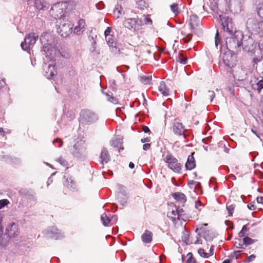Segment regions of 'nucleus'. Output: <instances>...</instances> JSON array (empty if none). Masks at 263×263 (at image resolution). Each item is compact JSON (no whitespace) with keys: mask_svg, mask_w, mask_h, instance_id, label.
<instances>
[{"mask_svg":"<svg viewBox=\"0 0 263 263\" xmlns=\"http://www.w3.org/2000/svg\"><path fill=\"white\" fill-rule=\"evenodd\" d=\"M219 18L223 31L227 32L229 35H232L234 32L236 31L235 29L233 28L232 21L231 18L223 14H219Z\"/></svg>","mask_w":263,"mask_h":263,"instance_id":"nucleus-7","label":"nucleus"},{"mask_svg":"<svg viewBox=\"0 0 263 263\" xmlns=\"http://www.w3.org/2000/svg\"><path fill=\"white\" fill-rule=\"evenodd\" d=\"M177 211L178 212L179 217L184 215V211L182 209H179L177 208Z\"/></svg>","mask_w":263,"mask_h":263,"instance_id":"nucleus-60","label":"nucleus"},{"mask_svg":"<svg viewBox=\"0 0 263 263\" xmlns=\"http://www.w3.org/2000/svg\"><path fill=\"white\" fill-rule=\"evenodd\" d=\"M140 81L144 84L150 85L152 81V76H143L140 77Z\"/></svg>","mask_w":263,"mask_h":263,"instance_id":"nucleus-34","label":"nucleus"},{"mask_svg":"<svg viewBox=\"0 0 263 263\" xmlns=\"http://www.w3.org/2000/svg\"><path fill=\"white\" fill-rule=\"evenodd\" d=\"M247 27L255 31H263V21H258L253 18H250L247 21Z\"/></svg>","mask_w":263,"mask_h":263,"instance_id":"nucleus-14","label":"nucleus"},{"mask_svg":"<svg viewBox=\"0 0 263 263\" xmlns=\"http://www.w3.org/2000/svg\"><path fill=\"white\" fill-rule=\"evenodd\" d=\"M255 255L252 254L244 261V263H249L250 261H253L255 258Z\"/></svg>","mask_w":263,"mask_h":263,"instance_id":"nucleus-53","label":"nucleus"},{"mask_svg":"<svg viewBox=\"0 0 263 263\" xmlns=\"http://www.w3.org/2000/svg\"><path fill=\"white\" fill-rule=\"evenodd\" d=\"M206 95L210 98V102H212L215 97V92L213 91H208Z\"/></svg>","mask_w":263,"mask_h":263,"instance_id":"nucleus-54","label":"nucleus"},{"mask_svg":"<svg viewBox=\"0 0 263 263\" xmlns=\"http://www.w3.org/2000/svg\"><path fill=\"white\" fill-rule=\"evenodd\" d=\"M247 226L248 224H246L242 227L241 230L238 233L239 237H243L247 234V232L249 230Z\"/></svg>","mask_w":263,"mask_h":263,"instance_id":"nucleus-40","label":"nucleus"},{"mask_svg":"<svg viewBox=\"0 0 263 263\" xmlns=\"http://www.w3.org/2000/svg\"><path fill=\"white\" fill-rule=\"evenodd\" d=\"M142 18V20L143 21V24L145 23L146 24H150V25L152 24L153 22L151 18H149L147 16H143V18Z\"/></svg>","mask_w":263,"mask_h":263,"instance_id":"nucleus-49","label":"nucleus"},{"mask_svg":"<svg viewBox=\"0 0 263 263\" xmlns=\"http://www.w3.org/2000/svg\"><path fill=\"white\" fill-rule=\"evenodd\" d=\"M256 241L255 239H253L248 236H246L243 239V244L248 246L253 244Z\"/></svg>","mask_w":263,"mask_h":263,"instance_id":"nucleus-36","label":"nucleus"},{"mask_svg":"<svg viewBox=\"0 0 263 263\" xmlns=\"http://www.w3.org/2000/svg\"><path fill=\"white\" fill-rule=\"evenodd\" d=\"M252 87L254 90H256L259 93L263 88V80L259 81L257 83L252 85Z\"/></svg>","mask_w":263,"mask_h":263,"instance_id":"nucleus-32","label":"nucleus"},{"mask_svg":"<svg viewBox=\"0 0 263 263\" xmlns=\"http://www.w3.org/2000/svg\"><path fill=\"white\" fill-rule=\"evenodd\" d=\"M49 38L51 39V37L49 34L47 33H43L40 37V41L43 45L42 52H44L43 54L51 59L59 55L63 57L55 44L49 42Z\"/></svg>","mask_w":263,"mask_h":263,"instance_id":"nucleus-1","label":"nucleus"},{"mask_svg":"<svg viewBox=\"0 0 263 263\" xmlns=\"http://www.w3.org/2000/svg\"><path fill=\"white\" fill-rule=\"evenodd\" d=\"M57 161L63 166L68 165V162L63 157H60L57 159Z\"/></svg>","mask_w":263,"mask_h":263,"instance_id":"nucleus-45","label":"nucleus"},{"mask_svg":"<svg viewBox=\"0 0 263 263\" xmlns=\"http://www.w3.org/2000/svg\"><path fill=\"white\" fill-rule=\"evenodd\" d=\"M159 90L164 96H167L169 95L170 90L166 86V84L164 82H161L159 86Z\"/></svg>","mask_w":263,"mask_h":263,"instance_id":"nucleus-29","label":"nucleus"},{"mask_svg":"<svg viewBox=\"0 0 263 263\" xmlns=\"http://www.w3.org/2000/svg\"><path fill=\"white\" fill-rule=\"evenodd\" d=\"M235 209V205L233 204H230L229 205H227V209L229 212V215H232L234 210Z\"/></svg>","mask_w":263,"mask_h":263,"instance_id":"nucleus-51","label":"nucleus"},{"mask_svg":"<svg viewBox=\"0 0 263 263\" xmlns=\"http://www.w3.org/2000/svg\"><path fill=\"white\" fill-rule=\"evenodd\" d=\"M219 42H220V40L219 39V33H218V32L217 31L215 37V46L216 47L218 46Z\"/></svg>","mask_w":263,"mask_h":263,"instance_id":"nucleus-56","label":"nucleus"},{"mask_svg":"<svg viewBox=\"0 0 263 263\" xmlns=\"http://www.w3.org/2000/svg\"><path fill=\"white\" fill-rule=\"evenodd\" d=\"M102 92L105 95L107 101L115 104L118 103V100L112 96V93H110V94L104 93L103 91H102Z\"/></svg>","mask_w":263,"mask_h":263,"instance_id":"nucleus-33","label":"nucleus"},{"mask_svg":"<svg viewBox=\"0 0 263 263\" xmlns=\"http://www.w3.org/2000/svg\"><path fill=\"white\" fill-rule=\"evenodd\" d=\"M258 47L261 51H263V41L260 40L258 43Z\"/></svg>","mask_w":263,"mask_h":263,"instance_id":"nucleus-62","label":"nucleus"},{"mask_svg":"<svg viewBox=\"0 0 263 263\" xmlns=\"http://www.w3.org/2000/svg\"><path fill=\"white\" fill-rule=\"evenodd\" d=\"M198 253L200 256L204 258H208L209 257V253L205 252L204 250L202 248H200L198 250Z\"/></svg>","mask_w":263,"mask_h":263,"instance_id":"nucleus-46","label":"nucleus"},{"mask_svg":"<svg viewBox=\"0 0 263 263\" xmlns=\"http://www.w3.org/2000/svg\"><path fill=\"white\" fill-rule=\"evenodd\" d=\"M208 226L207 223L202 224L200 228L196 229L195 232L200 230L203 232V237L207 241H211L215 237V234L211 231L205 230V227Z\"/></svg>","mask_w":263,"mask_h":263,"instance_id":"nucleus-15","label":"nucleus"},{"mask_svg":"<svg viewBox=\"0 0 263 263\" xmlns=\"http://www.w3.org/2000/svg\"><path fill=\"white\" fill-rule=\"evenodd\" d=\"M257 12L258 15L263 18V3H259L257 6Z\"/></svg>","mask_w":263,"mask_h":263,"instance_id":"nucleus-39","label":"nucleus"},{"mask_svg":"<svg viewBox=\"0 0 263 263\" xmlns=\"http://www.w3.org/2000/svg\"><path fill=\"white\" fill-rule=\"evenodd\" d=\"M43 232L48 237L54 238L55 239H59L63 237L61 232L54 226L48 228L46 230H45Z\"/></svg>","mask_w":263,"mask_h":263,"instance_id":"nucleus-13","label":"nucleus"},{"mask_svg":"<svg viewBox=\"0 0 263 263\" xmlns=\"http://www.w3.org/2000/svg\"><path fill=\"white\" fill-rule=\"evenodd\" d=\"M71 154L78 158H82L86 154V148L84 146V142L82 140L77 141L70 149Z\"/></svg>","mask_w":263,"mask_h":263,"instance_id":"nucleus-5","label":"nucleus"},{"mask_svg":"<svg viewBox=\"0 0 263 263\" xmlns=\"http://www.w3.org/2000/svg\"><path fill=\"white\" fill-rule=\"evenodd\" d=\"M98 116L90 110H83L80 114V122L85 124H90L98 120Z\"/></svg>","mask_w":263,"mask_h":263,"instance_id":"nucleus-4","label":"nucleus"},{"mask_svg":"<svg viewBox=\"0 0 263 263\" xmlns=\"http://www.w3.org/2000/svg\"><path fill=\"white\" fill-rule=\"evenodd\" d=\"M66 2H61L55 4L50 10V14L55 19H61L65 16L67 7Z\"/></svg>","mask_w":263,"mask_h":263,"instance_id":"nucleus-3","label":"nucleus"},{"mask_svg":"<svg viewBox=\"0 0 263 263\" xmlns=\"http://www.w3.org/2000/svg\"><path fill=\"white\" fill-rule=\"evenodd\" d=\"M124 25L128 29L131 30L133 29L136 31L139 30L140 27L143 25V21L142 18H127L125 21Z\"/></svg>","mask_w":263,"mask_h":263,"instance_id":"nucleus-10","label":"nucleus"},{"mask_svg":"<svg viewBox=\"0 0 263 263\" xmlns=\"http://www.w3.org/2000/svg\"><path fill=\"white\" fill-rule=\"evenodd\" d=\"M192 37V34L189 33L185 37L183 38V40L185 43H189Z\"/></svg>","mask_w":263,"mask_h":263,"instance_id":"nucleus-57","label":"nucleus"},{"mask_svg":"<svg viewBox=\"0 0 263 263\" xmlns=\"http://www.w3.org/2000/svg\"><path fill=\"white\" fill-rule=\"evenodd\" d=\"M187 256L188 257L186 260L187 263H196V260L193 257V255L191 253H189Z\"/></svg>","mask_w":263,"mask_h":263,"instance_id":"nucleus-50","label":"nucleus"},{"mask_svg":"<svg viewBox=\"0 0 263 263\" xmlns=\"http://www.w3.org/2000/svg\"><path fill=\"white\" fill-rule=\"evenodd\" d=\"M47 4L42 0H34V6L36 9L39 10H43L47 7Z\"/></svg>","mask_w":263,"mask_h":263,"instance_id":"nucleus-27","label":"nucleus"},{"mask_svg":"<svg viewBox=\"0 0 263 263\" xmlns=\"http://www.w3.org/2000/svg\"><path fill=\"white\" fill-rule=\"evenodd\" d=\"M142 130L145 133H149L150 132V130L149 129V128L147 127V126H144L142 128Z\"/></svg>","mask_w":263,"mask_h":263,"instance_id":"nucleus-63","label":"nucleus"},{"mask_svg":"<svg viewBox=\"0 0 263 263\" xmlns=\"http://www.w3.org/2000/svg\"><path fill=\"white\" fill-rule=\"evenodd\" d=\"M122 141L123 139L118 136L112 138V139L110 141V144L111 146L114 147L118 148L119 146H120L118 152H120V149H123V147H121V145L122 144Z\"/></svg>","mask_w":263,"mask_h":263,"instance_id":"nucleus-21","label":"nucleus"},{"mask_svg":"<svg viewBox=\"0 0 263 263\" xmlns=\"http://www.w3.org/2000/svg\"><path fill=\"white\" fill-rule=\"evenodd\" d=\"M72 25L69 23H60L57 32L62 37H66L72 32Z\"/></svg>","mask_w":263,"mask_h":263,"instance_id":"nucleus-11","label":"nucleus"},{"mask_svg":"<svg viewBox=\"0 0 263 263\" xmlns=\"http://www.w3.org/2000/svg\"><path fill=\"white\" fill-rule=\"evenodd\" d=\"M85 26V22L84 20L80 19L78 22V25L75 27L74 29V32L77 34H80L84 31Z\"/></svg>","mask_w":263,"mask_h":263,"instance_id":"nucleus-22","label":"nucleus"},{"mask_svg":"<svg viewBox=\"0 0 263 263\" xmlns=\"http://www.w3.org/2000/svg\"><path fill=\"white\" fill-rule=\"evenodd\" d=\"M6 234L9 237H14L17 235L18 229L17 225L13 223H11L6 229Z\"/></svg>","mask_w":263,"mask_h":263,"instance_id":"nucleus-18","label":"nucleus"},{"mask_svg":"<svg viewBox=\"0 0 263 263\" xmlns=\"http://www.w3.org/2000/svg\"><path fill=\"white\" fill-rule=\"evenodd\" d=\"M188 184L190 187H192V185H195V188L199 186V185H200L199 182L194 181H191L190 182H189Z\"/></svg>","mask_w":263,"mask_h":263,"instance_id":"nucleus-55","label":"nucleus"},{"mask_svg":"<svg viewBox=\"0 0 263 263\" xmlns=\"http://www.w3.org/2000/svg\"><path fill=\"white\" fill-rule=\"evenodd\" d=\"M114 12L115 15L117 16V18H119L120 15L124 14V11L121 6H117Z\"/></svg>","mask_w":263,"mask_h":263,"instance_id":"nucleus-35","label":"nucleus"},{"mask_svg":"<svg viewBox=\"0 0 263 263\" xmlns=\"http://www.w3.org/2000/svg\"><path fill=\"white\" fill-rule=\"evenodd\" d=\"M55 142H59V144L58 145V147H62V142L61 141V139H57L56 140H54L53 141V143H55Z\"/></svg>","mask_w":263,"mask_h":263,"instance_id":"nucleus-61","label":"nucleus"},{"mask_svg":"<svg viewBox=\"0 0 263 263\" xmlns=\"http://www.w3.org/2000/svg\"><path fill=\"white\" fill-rule=\"evenodd\" d=\"M39 35L35 33H31L27 35L24 42L21 43V47L24 50L28 51L33 46L38 40Z\"/></svg>","mask_w":263,"mask_h":263,"instance_id":"nucleus-8","label":"nucleus"},{"mask_svg":"<svg viewBox=\"0 0 263 263\" xmlns=\"http://www.w3.org/2000/svg\"><path fill=\"white\" fill-rule=\"evenodd\" d=\"M118 197L121 204L124 206L127 202V198L122 193L118 194Z\"/></svg>","mask_w":263,"mask_h":263,"instance_id":"nucleus-37","label":"nucleus"},{"mask_svg":"<svg viewBox=\"0 0 263 263\" xmlns=\"http://www.w3.org/2000/svg\"><path fill=\"white\" fill-rule=\"evenodd\" d=\"M105 39L109 46H110L111 45H114L115 44H116V43L114 42V39L112 35L106 36Z\"/></svg>","mask_w":263,"mask_h":263,"instance_id":"nucleus-42","label":"nucleus"},{"mask_svg":"<svg viewBox=\"0 0 263 263\" xmlns=\"http://www.w3.org/2000/svg\"><path fill=\"white\" fill-rule=\"evenodd\" d=\"M45 76L47 79L51 78L54 75L55 67L51 64L45 65L44 67Z\"/></svg>","mask_w":263,"mask_h":263,"instance_id":"nucleus-19","label":"nucleus"},{"mask_svg":"<svg viewBox=\"0 0 263 263\" xmlns=\"http://www.w3.org/2000/svg\"><path fill=\"white\" fill-rule=\"evenodd\" d=\"M171 9L172 12H173L176 15L180 13V11L178 9V5L176 3H174L171 5Z\"/></svg>","mask_w":263,"mask_h":263,"instance_id":"nucleus-41","label":"nucleus"},{"mask_svg":"<svg viewBox=\"0 0 263 263\" xmlns=\"http://www.w3.org/2000/svg\"><path fill=\"white\" fill-rule=\"evenodd\" d=\"M18 193L23 197L26 199L36 202L37 201V197L36 196L35 192L32 189L30 188H21Z\"/></svg>","mask_w":263,"mask_h":263,"instance_id":"nucleus-9","label":"nucleus"},{"mask_svg":"<svg viewBox=\"0 0 263 263\" xmlns=\"http://www.w3.org/2000/svg\"><path fill=\"white\" fill-rule=\"evenodd\" d=\"M170 212L167 213L168 217L172 219V220H175L176 219H179L178 212L177 211V207L175 205H171L170 207Z\"/></svg>","mask_w":263,"mask_h":263,"instance_id":"nucleus-20","label":"nucleus"},{"mask_svg":"<svg viewBox=\"0 0 263 263\" xmlns=\"http://www.w3.org/2000/svg\"><path fill=\"white\" fill-rule=\"evenodd\" d=\"M9 201L7 199H4L0 200V209H3L6 205L9 204Z\"/></svg>","mask_w":263,"mask_h":263,"instance_id":"nucleus-48","label":"nucleus"},{"mask_svg":"<svg viewBox=\"0 0 263 263\" xmlns=\"http://www.w3.org/2000/svg\"><path fill=\"white\" fill-rule=\"evenodd\" d=\"M248 208L250 210H254L255 209V205L252 203H251L250 204H248Z\"/></svg>","mask_w":263,"mask_h":263,"instance_id":"nucleus-64","label":"nucleus"},{"mask_svg":"<svg viewBox=\"0 0 263 263\" xmlns=\"http://www.w3.org/2000/svg\"><path fill=\"white\" fill-rule=\"evenodd\" d=\"M109 48L111 53L113 54L116 55L120 54V49L117 47L116 44H115L114 45H111L109 46Z\"/></svg>","mask_w":263,"mask_h":263,"instance_id":"nucleus-38","label":"nucleus"},{"mask_svg":"<svg viewBox=\"0 0 263 263\" xmlns=\"http://www.w3.org/2000/svg\"><path fill=\"white\" fill-rule=\"evenodd\" d=\"M195 161L193 153L192 155L189 156L187 162L185 164V167L187 170H192L195 168Z\"/></svg>","mask_w":263,"mask_h":263,"instance_id":"nucleus-23","label":"nucleus"},{"mask_svg":"<svg viewBox=\"0 0 263 263\" xmlns=\"http://www.w3.org/2000/svg\"><path fill=\"white\" fill-rule=\"evenodd\" d=\"M152 233L148 230H146L145 232L142 234L141 238L143 242L148 243L152 241Z\"/></svg>","mask_w":263,"mask_h":263,"instance_id":"nucleus-24","label":"nucleus"},{"mask_svg":"<svg viewBox=\"0 0 263 263\" xmlns=\"http://www.w3.org/2000/svg\"><path fill=\"white\" fill-rule=\"evenodd\" d=\"M233 61V57L231 52H226L223 54L222 61L226 66L230 68L233 67L235 65V63Z\"/></svg>","mask_w":263,"mask_h":263,"instance_id":"nucleus-16","label":"nucleus"},{"mask_svg":"<svg viewBox=\"0 0 263 263\" xmlns=\"http://www.w3.org/2000/svg\"><path fill=\"white\" fill-rule=\"evenodd\" d=\"M234 35H230L231 36H228L226 38V45L229 52H238L240 50L242 45L243 35L239 31L234 32Z\"/></svg>","mask_w":263,"mask_h":263,"instance_id":"nucleus-2","label":"nucleus"},{"mask_svg":"<svg viewBox=\"0 0 263 263\" xmlns=\"http://www.w3.org/2000/svg\"><path fill=\"white\" fill-rule=\"evenodd\" d=\"M101 220L104 226H107L108 224L111 221L105 213H103L101 216Z\"/></svg>","mask_w":263,"mask_h":263,"instance_id":"nucleus-31","label":"nucleus"},{"mask_svg":"<svg viewBox=\"0 0 263 263\" xmlns=\"http://www.w3.org/2000/svg\"><path fill=\"white\" fill-rule=\"evenodd\" d=\"M242 251H234L233 253L231 254L229 257L231 258H235L237 259L238 258V257L237 256V253H240Z\"/></svg>","mask_w":263,"mask_h":263,"instance_id":"nucleus-52","label":"nucleus"},{"mask_svg":"<svg viewBox=\"0 0 263 263\" xmlns=\"http://www.w3.org/2000/svg\"><path fill=\"white\" fill-rule=\"evenodd\" d=\"M246 73L242 69H240L235 72L234 77L239 81H242L246 79Z\"/></svg>","mask_w":263,"mask_h":263,"instance_id":"nucleus-30","label":"nucleus"},{"mask_svg":"<svg viewBox=\"0 0 263 263\" xmlns=\"http://www.w3.org/2000/svg\"><path fill=\"white\" fill-rule=\"evenodd\" d=\"M110 32H111V28L107 27L104 32V34H105V37L108 36L109 35H111L110 34Z\"/></svg>","mask_w":263,"mask_h":263,"instance_id":"nucleus-58","label":"nucleus"},{"mask_svg":"<svg viewBox=\"0 0 263 263\" xmlns=\"http://www.w3.org/2000/svg\"><path fill=\"white\" fill-rule=\"evenodd\" d=\"M173 132L177 136H183L185 138L186 135L185 132L186 130L185 129V126L183 124L177 120H175L172 124Z\"/></svg>","mask_w":263,"mask_h":263,"instance_id":"nucleus-12","label":"nucleus"},{"mask_svg":"<svg viewBox=\"0 0 263 263\" xmlns=\"http://www.w3.org/2000/svg\"><path fill=\"white\" fill-rule=\"evenodd\" d=\"M177 61L182 64H185L187 63V59L183 55L180 54L177 59Z\"/></svg>","mask_w":263,"mask_h":263,"instance_id":"nucleus-43","label":"nucleus"},{"mask_svg":"<svg viewBox=\"0 0 263 263\" xmlns=\"http://www.w3.org/2000/svg\"><path fill=\"white\" fill-rule=\"evenodd\" d=\"M64 178L65 179L64 183L65 186L70 190H74L76 189V183L71 176H69L68 175H65Z\"/></svg>","mask_w":263,"mask_h":263,"instance_id":"nucleus-17","label":"nucleus"},{"mask_svg":"<svg viewBox=\"0 0 263 263\" xmlns=\"http://www.w3.org/2000/svg\"><path fill=\"white\" fill-rule=\"evenodd\" d=\"M190 26L193 29L196 27L198 26L199 23V19L198 16L195 14H193L190 15Z\"/></svg>","mask_w":263,"mask_h":263,"instance_id":"nucleus-25","label":"nucleus"},{"mask_svg":"<svg viewBox=\"0 0 263 263\" xmlns=\"http://www.w3.org/2000/svg\"><path fill=\"white\" fill-rule=\"evenodd\" d=\"M146 7V3L144 0H140L137 3V7L140 9H143Z\"/></svg>","mask_w":263,"mask_h":263,"instance_id":"nucleus-44","label":"nucleus"},{"mask_svg":"<svg viewBox=\"0 0 263 263\" xmlns=\"http://www.w3.org/2000/svg\"><path fill=\"white\" fill-rule=\"evenodd\" d=\"M163 157L164 161L167 163L168 168L176 173L180 172L182 165L176 158L170 154H168L166 156L163 155Z\"/></svg>","mask_w":263,"mask_h":263,"instance_id":"nucleus-6","label":"nucleus"},{"mask_svg":"<svg viewBox=\"0 0 263 263\" xmlns=\"http://www.w3.org/2000/svg\"><path fill=\"white\" fill-rule=\"evenodd\" d=\"M100 158L102 162L107 163L109 161L110 156L106 148H103L102 149Z\"/></svg>","mask_w":263,"mask_h":263,"instance_id":"nucleus-26","label":"nucleus"},{"mask_svg":"<svg viewBox=\"0 0 263 263\" xmlns=\"http://www.w3.org/2000/svg\"><path fill=\"white\" fill-rule=\"evenodd\" d=\"M243 245L244 244H243V241H242L241 239H240V238L236 239V241L235 242V245L236 248H242Z\"/></svg>","mask_w":263,"mask_h":263,"instance_id":"nucleus-47","label":"nucleus"},{"mask_svg":"<svg viewBox=\"0 0 263 263\" xmlns=\"http://www.w3.org/2000/svg\"><path fill=\"white\" fill-rule=\"evenodd\" d=\"M173 197L176 200L179 201L181 203H184L186 201L185 195L180 192L175 193L173 194Z\"/></svg>","mask_w":263,"mask_h":263,"instance_id":"nucleus-28","label":"nucleus"},{"mask_svg":"<svg viewBox=\"0 0 263 263\" xmlns=\"http://www.w3.org/2000/svg\"><path fill=\"white\" fill-rule=\"evenodd\" d=\"M150 147H151L150 144H148V143L144 144L143 145V149L144 151H147L149 149Z\"/></svg>","mask_w":263,"mask_h":263,"instance_id":"nucleus-59","label":"nucleus"}]
</instances>
